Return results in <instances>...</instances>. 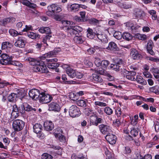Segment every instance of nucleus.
Returning <instances> with one entry per match:
<instances>
[{
  "label": "nucleus",
  "mask_w": 159,
  "mask_h": 159,
  "mask_svg": "<svg viewBox=\"0 0 159 159\" xmlns=\"http://www.w3.org/2000/svg\"><path fill=\"white\" fill-rule=\"evenodd\" d=\"M98 127L100 132L102 134H105L111 131L110 126L107 125L102 124Z\"/></svg>",
  "instance_id": "obj_9"
},
{
  "label": "nucleus",
  "mask_w": 159,
  "mask_h": 159,
  "mask_svg": "<svg viewBox=\"0 0 159 159\" xmlns=\"http://www.w3.org/2000/svg\"><path fill=\"white\" fill-rule=\"evenodd\" d=\"M19 1L23 4L32 8H35L36 6L35 4L30 2L28 0H19Z\"/></svg>",
  "instance_id": "obj_21"
},
{
  "label": "nucleus",
  "mask_w": 159,
  "mask_h": 159,
  "mask_svg": "<svg viewBox=\"0 0 159 159\" xmlns=\"http://www.w3.org/2000/svg\"><path fill=\"white\" fill-rule=\"evenodd\" d=\"M117 4L119 7L125 9L130 8L131 7L130 5L126 4V2L123 3L120 2H118Z\"/></svg>",
  "instance_id": "obj_46"
},
{
  "label": "nucleus",
  "mask_w": 159,
  "mask_h": 159,
  "mask_svg": "<svg viewBox=\"0 0 159 159\" xmlns=\"http://www.w3.org/2000/svg\"><path fill=\"white\" fill-rule=\"evenodd\" d=\"M74 29V27L70 26L68 27L67 29V32L69 36H73L77 34V31Z\"/></svg>",
  "instance_id": "obj_24"
},
{
  "label": "nucleus",
  "mask_w": 159,
  "mask_h": 159,
  "mask_svg": "<svg viewBox=\"0 0 159 159\" xmlns=\"http://www.w3.org/2000/svg\"><path fill=\"white\" fill-rule=\"evenodd\" d=\"M26 60L29 61L30 64L31 65L34 66H35L38 65L40 61V60H37L31 57L28 58L26 59Z\"/></svg>",
  "instance_id": "obj_33"
},
{
  "label": "nucleus",
  "mask_w": 159,
  "mask_h": 159,
  "mask_svg": "<svg viewBox=\"0 0 159 159\" xmlns=\"http://www.w3.org/2000/svg\"><path fill=\"white\" fill-rule=\"evenodd\" d=\"M102 61L101 60L98 58H96V60L95 61V63L96 66L99 67L101 66Z\"/></svg>",
  "instance_id": "obj_63"
},
{
  "label": "nucleus",
  "mask_w": 159,
  "mask_h": 159,
  "mask_svg": "<svg viewBox=\"0 0 159 159\" xmlns=\"http://www.w3.org/2000/svg\"><path fill=\"white\" fill-rule=\"evenodd\" d=\"M149 13L151 16V17L153 20H156L157 19V16L156 13V12L155 11L153 10H151L149 11Z\"/></svg>",
  "instance_id": "obj_49"
},
{
  "label": "nucleus",
  "mask_w": 159,
  "mask_h": 159,
  "mask_svg": "<svg viewBox=\"0 0 159 159\" xmlns=\"http://www.w3.org/2000/svg\"><path fill=\"white\" fill-rule=\"evenodd\" d=\"M84 38L80 35H76L74 38V40L75 42L78 44L82 43L84 42Z\"/></svg>",
  "instance_id": "obj_35"
},
{
  "label": "nucleus",
  "mask_w": 159,
  "mask_h": 159,
  "mask_svg": "<svg viewBox=\"0 0 159 159\" xmlns=\"http://www.w3.org/2000/svg\"><path fill=\"white\" fill-rule=\"evenodd\" d=\"M94 103L96 106H98L101 107H105L107 106L106 103L99 101H95Z\"/></svg>",
  "instance_id": "obj_55"
},
{
  "label": "nucleus",
  "mask_w": 159,
  "mask_h": 159,
  "mask_svg": "<svg viewBox=\"0 0 159 159\" xmlns=\"http://www.w3.org/2000/svg\"><path fill=\"white\" fill-rule=\"evenodd\" d=\"M25 126L24 122L20 119H16L14 120L12 124V128L15 132L21 130Z\"/></svg>",
  "instance_id": "obj_5"
},
{
  "label": "nucleus",
  "mask_w": 159,
  "mask_h": 159,
  "mask_svg": "<svg viewBox=\"0 0 159 159\" xmlns=\"http://www.w3.org/2000/svg\"><path fill=\"white\" fill-rule=\"evenodd\" d=\"M130 56L134 59H138L141 57V55L135 49H133L131 52Z\"/></svg>",
  "instance_id": "obj_23"
},
{
  "label": "nucleus",
  "mask_w": 159,
  "mask_h": 159,
  "mask_svg": "<svg viewBox=\"0 0 159 159\" xmlns=\"http://www.w3.org/2000/svg\"><path fill=\"white\" fill-rule=\"evenodd\" d=\"M98 73L101 75L106 76L107 77V79L110 81H112L114 80V78L111 76L109 73L104 69H100L98 70Z\"/></svg>",
  "instance_id": "obj_15"
},
{
  "label": "nucleus",
  "mask_w": 159,
  "mask_h": 159,
  "mask_svg": "<svg viewBox=\"0 0 159 159\" xmlns=\"http://www.w3.org/2000/svg\"><path fill=\"white\" fill-rule=\"evenodd\" d=\"M15 21V18L10 17L4 19L3 20V24L6 25L9 23H13Z\"/></svg>",
  "instance_id": "obj_39"
},
{
  "label": "nucleus",
  "mask_w": 159,
  "mask_h": 159,
  "mask_svg": "<svg viewBox=\"0 0 159 159\" xmlns=\"http://www.w3.org/2000/svg\"><path fill=\"white\" fill-rule=\"evenodd\" d=\"M97 116L95 115H92L90 116V125H93L97 126L98 125V123L97 122Z\"/></svg>",
  "instance_id": "obj_36"
},
{
  "label": "nucleus",
  "mask_w": 159,
  "mask_h": 159,
  "mask_svg": "<svg viewBox=\"0 0 159 159\" xmlns=\"http://www.w3.org/2000/svg\"><path fill=\"white\" fill-rule=\"evenodd\" d=\"M49 8V10L51 11L54 13L60 12L62 10L59 5L54 4L51 5Z\"/></svg>",
  "instance_id": "obj_18"
},
{
  "label": "nucleus",
  "mask_w": 159,
  "mask_h": 159,
  "mask_svg": "<svg viewBox=\"0 0 159 159\" xmlns=\"http://www.w3.org/2000/svg\"><path fill=\"white\" fill-rule=\"evenodd\" d=\"M109 64V62L107 60H102L101 62V66L103 68H106Z\"/></svg>",
  "instance_id": "obj_53"
},
{
  "label": "nucleus",
  "mask_w": 159,
  "mask_h": 159,
  "mask_svg": "<svg viewBox=\"0 0 159 159\" xmlns=\"http://www.w3.org/2000/svg\"><path fill=\"white\" fill-rule=\"evenodd\" d=\"M49 109L51 111L58 112L60 111V107L59 105L57 103L52 102L49 105Z\"/></svg>",
  "instance_id": "obj_14"
},
{
  "label": "nucleus",
  "mask_w": 159,
  "mask_h": 159,
  "mask_svg": "<svg viewBox=\"0 0 159 159\" xmlns=\"http://www.w3.org/2000/svg\"><path fill=\"white\" fill-rule=\"evenodd\" d=\"M42 125L40 124L36 123L33 126V129L34 132L36 134L39 133L41 130Z\"/></svg>",
  "instance_id": "obj_37"
},
{
  "label": "nucleus",
  "mask_w": 159,
  "mask_h": 159,
  "mask_svg": "<svg viewBox=\"0 0 159 159\" xmlns=\"http://www.w3.org/2000/svg\"><path fill=\"white\" fill-rule=\"evenodd\" d=\"M104 112L107 115H110L113 113L112 110L109 107H106L104 109Z\"/></svg>",
  "instance_id": "obj_48"
},
{
  "label": "nucleus",
  "mask_w": 159,
  "mask_h": 159,
  "mask_svg": "<svg viewBox=\"0 0 159 159\" xmlns=\"http://www.w3.org/2000/svg\"><path fill=\"white\" fill-rule=\"evenodd\" d=\"M52 156L47 153L43 154L42 156V159H52Z\"/></svg>",
  "instance_id": "obj_59"
},
{
  "label": "nucleus",
  "mask_w": 159,
  "mask_h": 159,
  "mask_svg": "<svg viewBox=\"0 0 159 159\" xmlns=\"http://www.w3.org/2000/svg\"><path fill=\"white\" fill-rule=\"evenodd\" d=\"M55 62H49L48 61H46L45 64H47L48 67L50 69H55L57 67H58L59 65L56 63Z\"/></svg>",
  "instance_id": "obj_29"
},
{
  "label": "nucleus",
  "mask_w": 159,
  "mask_h": 159,
  "mask_svg": "<svg viewBox=\"0 0 159 159\" xmlns=\"http://www.w3.org/2000/svg\"><path fill=\"white\" fill-rule=\"evenodd\" d=\"M52 99L51 95L42 92L40 93L39 99L40 103L46 104L51 102Z\"/></svg>",
  "instance_id": "obj_4"
},
{
  "label": "nucleus",
  "mask_w": 159,
  "mask_h": 159,
  "mask_svg": "<svg viewBox=\"0 0 159 159\" xmlns=\"http://www.w3.org/2000/svg\"><path fill=\"white\" fill-rule=\"evenodd\" d=\"M61 51V49L60 48H55L53 50L50 51L41 57V59L45 61H48L49 62H57L58 61L56 58L51 59H46V58L53 57L55 56L57 53Z\"/></svg>",
  "instance_id": "obj_2"
},
{
  "label": "nucleus",
  "mask_w": 159,
  "mask_h": 159,
  "mask_svg": "<svg viewBox=\"0 0 159 159\" xmlns=\"http://www.w3.org/2000/svg\"><path fill=\"white\" fill-rule=\"evenodd\" d=\"M23 107L25 111H35L36 109L35 108H33L32 107L30 106L27 103H24L23 104Z\"/></svg>",
  "instance_id": "obj_38"
},
{
  "label": "nucleus",
  "mask_w": 159,
  "mask_h": 159,
  "mask_svg": "<svg viewBox=\"0 0 159 159\" xmlns=\"http://www.w3.org/2000/svg\"><path fill=\"white\" fill-rule=\"evenodd\" d=\"M83 76V74L82 73L77 71H76V73L75 75V78L80 79L82 78Z\"/></svg>",
  "instance_id": "obj_61"
},
{
  "label": "nucleus",
  "mask_w": 159,
  "mask_h": 159,
  "mask_svg": "<svg viewBox=\"0 0 159 159\" xmlns=\"http://www.w3.org/2000/svg\"><path fill=\"white\" fill-rule=\"evenodd\" d=\"M1 56L2 59L0 60V62L3 65L9 64L10 61L12 60V57H10L6 54H2Z\"/></svg>",
  "instance_id": "obj_8"
},
{
  "label": "nucleus",
  "mask_w": 159,
  "mask_h": 159,
  "mask_svg": "<svg viewBox=\"0 0 159 159\" xmlns=\"http://www.w3.org/2000/svg\"><path fill=\"white\" fill-rule=\"evenodd\" d=\"M131 120V124L134 126L137 125L139 117L138 115H134L133 117L131 118H130Z\"/></svg>",
  "instance_id": "obj_40"
},
{
  "label": "nucleus",
  "mask_w": 159,
  "mask_h": 159,
  "mask_svg": "<svg viewBox=\"0 0 159 159\" xmlns=\"http://www.w3.org/2000/svg\"><path fill=\"white\" fill-rule=\"evenodd\" d=\"M51 147L53 148V149L58 150L59 151L57 153L58 155H61V154L62 149L60 147L58 146L52 145L51 146Z\"/></svg>",
  "instance_id": "obj_58"
},
{
  "label": "nucleus",
  "mask_w": 159,
  "mask_h": 159,
  "mask_svg": "<svg viewBox=\"0 0 159 159\" xmlns=\"http://www.w3.org/2000/svg\"><path fill=\"white\" fill-rule=\"evenodd\" d=\"M137 129L135 128H133L130 132L131 135L133 136L134 137H136L138 134V132Z\"/></svg>",
  "instance_id": "obj_57"
},
{
  "label": "nucleus",
  "mask_w": 159,
  "mask_h": 159,
  "mask_svg": "<svg viewBox=\"0 0 159 159\" xmlns=\"http://www.w3.org/2000/svg\"><path fill=\"white\" fill-rule=\"evenodd\" d=\"M143 12L142 10L136 9L135 10L134 13V17L136 18H141L143 17Z\"/></svg>",
  "instance_id": "obj_28"
},
{
  "label": "nucleus",
  "mask_w": 159,
  "mask_h": 159,
  "mask_svg": "<svg viewBox=\"0 0 159 159\" xmlns=\"http://www.w3.org/2000/svg\"><path fill=\"white\" fill-rule=\"evenodd\" d=\"M122 38L124 39L129 41L132 38V35L128 32H125L122 34Z\"/></svg>",
  "instance_id": "obj_41"
},
{
  "label": "nucleus",
  "mask_w": 159,
  "mask_h": 159,
  "mask_svg": "<svg viewBox=\"0 0 159 159\" xmlns=\"http://www.w3.org/2000/svg\"><path fill=\"white\" fill-rule=\"evenodd\" d=\"M153 44L151 40L149 41L147 44V51L148 52L152 55H154L155 53L152 50Z\"/></svg>",
  "instance_id": "obj_19"
},
{
  "label": "nucleus",
  "mask_w": 159,
  "mask_h": 159,
  "mask_svg": "<svg viewBox=\"0 0 159 159\" xmlns=\"http://www.w3.org/2000/svg\"><path fill=\"white\" fill-rule=\"evenodd\" d=\"M40 93L39 90L33 89L29 91V96L32 99H36L39 98Z\"/></svg>",
  "instance_id": "obj_11"
},
{
  "label": "nucleus",
  "mask_w": 159,
  "mask_h": 159,
  "mask_svg": "<svg viewBox=\"0 0 159 159\" xmlns=\"http://www.w3.org/2000/svg\"><path fill=\"white\" fill-rule=\"evenodd\" d=\"M89 21L91 24L97 25L99 23L100 20L94 18H92L89 19Z\"/></svg>",
  "instance_id": "obj_51"
},
{
  "label": "nucleus",
  "mask_w": 159,
  "mask_h": 159,
  "mask_svg": "<svg viewBox=\"0 0 159 159\" xmlns=\"http://www.w3.org/2000/svg\"><path fill=\"white\" fill-rule=\"evenodd\" d=\"M142 100L146 102H153L154 101V99L152 98H145L143 97Z\"/></svg>",
  "instance_id": "obj_62"
},
{
  "label": "nucleus",
  "mask_w": 159,
  "mask_h": 159,
  "mask_svg": "<svg viewBox=\"0 0 159 159\" xmlns=\"http://www.w3.org/2000/svg\"><path fill=\"white\" fill-rule=\"evenodd\" d=\"M135 36L136 38L142 40H146L147 38L146 35L139 33L136 34Z\"/></svg>",
  "instance_id": "obj_47"
},
{
  "label": "nucleus",
  "mask_w": 159,
  "mask_h": 159,
  "mask_svg": "<svg viewBox=\"0 0 159 159\" xmlns=\"http://www.w3.org/2000/svg\"><path fill=\"white\" fill-rule=\"evenodd\" d=\"M44 129L46 131L52 130L54 127V124L52 121H47L44 123Z\"/></svg>",
  "instance_id": "obj_17"
},
{
  "label": "nucleus",
  "mask_w": 159,
  "mask_h": 159,
  "mask_svg": "<svg viewBox=\"0 0 159 159\" xmlns=\"http://www.w3.org/2000/svg\"><path fill=\"white\" fill-rule=\"evenodd\" d=\"M26 41L25 39L20 36L18 38L17 40L14 43L15 46L19 48H23L25 47Z\"/></svg>",
  "instance_id": "obj_10"
},
{
  "label": "nucleus",
  "mask_w": 159,
  "mask_h": 159,
  "mask_svg": "<svg viewBox=\"0 0 159 159\" xmlns=\"http://www.w3.org/2000/svg\"><path fill=\"white\" fill-rule=\"evenodd\" d=\"M105 138L111 144H115L116 142V137L112 134H109L107 135L105 137Z\"/></svg>",
  "instance_id": "obj_12"
},
{
  "label": "nucleus",
  "mask_w": 159,
  "mask_h": 159,
  "mask_svg": "<svg viewBox=\"0 0 159 159\" xmlns=\"http://www.w3.org/2000/svg\"><path fill=\"white\" fill-rule=\"evenodd\" d=\"M152 72L153 73L154 76L155 75H158L159 74V69L157 68H153L152 70Z\"/></svg>",
  "instance_id": "obj_64"
},
{
  "label": "nucleus",
  "mask_w": 159,
  "mask_h": 159,
  "mask_svg": "<svg viewBox=\"0 0 159 159\" xmlns=\"http://www.w3.org/2000/svg\"><path fill=\"white\" fill-rule=\"evenodd\" d=\"M54 135L56 138H58L59 141L62 143V144L66 143V139L65 137L61 134L59 133L57 134L56 133H54Z\"/></svg>",
  "instance_id": "obj_25"
},
{
  "label": "nucleus",
  "mask_w": 159,
  "mask_h": 159,
  "mask_svg": "<svg viewBox=\"0 0 159 159\" xmlns=\"http://www.w3.org/2000/svg\"><path fill=\"white\" fill-rule=\"evenodd\" d=\"M9 64L12 65L20 67L22 66V65L19 61H12V60L10 61V62Z\"/></svg>",
  "instance_id": "obj_50"
},
{
  "label": "nucleus",
  "mask_w": 159,
  "mask_h": 159,
  "mask_svg": "<svg viewBox=\"0 0 159 159\" xmlns=\"http://www.w3.org/2000/svg\"><path fill=\"white\" fill-rule=\"evenodd\" d=\"M87 32L88 33L87 36L90 39H93L95 36L102 42H106L107 41L106 37L103 35L101 31L98 29L95 30V32H93L92 29L89 28L87 29Z\"/></svg>",
  "instance_id": "obj_1"
},
{
  "label": "nucleus",
  "mask_w": 159,
  "mask_h": 159,
  "mask_svg": "<svg viewBox=\"0 0 159 159\" xmlns=\"http://www.w3.org/2000/svg\"><path fill=\"white\" fill-rule=\"evenodd\" d=\"M39 31L41 33H45L46 34H50L51 33L50 29L48 27H42L39 29Z\"/></svg>",
  "instance_id": "obj_31"
},
{
  "label": "nucleus",
  "mask_w": 159,
  "mask_h": 159,
  "mask_svg": "<svg viewBox=\"0 0 159 159\" xmlns=\"http://www.w3.org/2000/svg\"><path fill=\"white\" fill-rule=\"evenodd\" d=\"M66 67V72L69 76L72 78H75L76 70L69 67Z\"/></svg>",
  "instance_id": "obj_26"
},
{
  "label": "nucleus",
  "mask_w": 159,
  "mask_h": 159,
  "mask_svg": "<svg viewBox=\"0 0 159 159\" xmlns=\"http://www.w3.org/2000/svg\"><path fill=\"white\" fill-rule=\"evenodd\" d=\"M23 111L22 107H21L18 108L16 105H14L13 106L12 112L11 114V118L15 119L17 118L19 116V113H23Z\"/></svg>",
  "instance_id": "obj_6"
},
{
  "label": "nucleus",
  "mask_w": 159,
  "mask_h": 159,
  "mask_svg": "<svg viewBox=\"0 0 159 159\" xmlns=\"http://www.w3.org/2000/svg\"><path fill=\"white\" fill-rule=\"evenodd\" d=\"M12 46L11 43L7 41L2 43L1 47L2 50H5L7 52H9L11 51Z\"/></svg>",
  "instance_id": "obj_13"
},
{
  "label": "nucleus",
  "mask_w": 159,
  "mask_h": 159,
  "mask_svg": "<svg viewBox=\"0 0 159 159\" xmlns=\"http://www.w3.org/2000/svg\"><path fill=\"white\" fill-rule=\"evenodd\" d=\"M92 78L93 80L96 82L101 83L102 82L103 80L102 78L98 75L93 74L92 75Z\"/></svg>",
  "instance_id": "obj_32"
},
{
  "label": "nucleus",
  "mask_w": 159,
  "mask_h": 159,
  "mask_svg": "<svg viewBox=\"0 0 159 159\" xmlns=\"http://www.w3.org/2000/svg\"><path fill=\"white\" fill-rule=\"evenodd\" d=\"M136 75V72L133 71H128L126 75L127 79L130 80L134 81L135 76Z\"/></svg>",
  "instance_id": "obj_20"
},
{
  "label": "nucleus",
  "mask_w": 159,
  "mask_h": 159,
  "mask_svg": "<svg viewBox=\"0 0 159 159\" xmlns=\"http://www.w3.org/2000/svg\"><path fill=\"white\" fill-rule=\"evenodd\" d=\"M85 66L87 67H90L92 66L93 64L88 59L86 58L84 61L83 62Z\"/></svg>",
  "instance_id": "obj_52"
},
{
  "label": "nucleus",
  "mask_w": 159,
  "mask_h": 159,
  "mask_svg": "<svg viewBox=\"0 0 159 159\" xmlns=\"http://www.w3.org/2000/svg\"><path fill=\"white\" fill-rule=\"evenodd\" d=\"M104 149L105 151V153L106 156V158H108L113 156V154L111 153V152L108 150L107 148H104Z\"/></svg>",
  "instance_id": "obj_60"
},
{
  "label": "nucleus",
  "mask_w": 159,
  "mask_h": 159,
  "mask_svg": "<svg viewBox=\"0 0 159 159\" xmlns=\"http://www.w3.org/2000/svg\"><path fill=\"white\" fill-rule=\"evenodd\" d=\"M87 102V100L86 99L85 100H80L77 102V104L79 106L85 107L86 106Z\"/></svg>",
  "instance_id": "obj_43"
},
{
  "label": "nucleus",
  "mask_w": 159,
  "mask_h": 159,
  "mask_svg": "<svg viewBox=\"0 0 159 159\" xmlns=\"http://www.w3.org/2000/svg\"><path fill=\"white\" fill-rule=\"evenodd\" d=\"M126 27L128 28V29L129 30H136L138 28V26H136L134 24L130 22H126Z\"/></svg>",
  "instance_id": "obj_34"
},
{
  "label": "nucleus",
  "mask_w": 159,
  "mask_h": 159,
  "mask_svg": "<svg viewBox=\"0 0 159 159\" xmlns=\"http://www.w3.org/2000/svg\"><path fill=\"white\" fill-rule=\"evenodd\" d=\"M113 35L114 37L117 39H120L122 37V35L120 32H116Z\"/></svg>",
  "instance_id": "obj_54"
},
{
  "label": "nucleus",
  "mask_w": 159,
  "mask_h": 159,
  "mask_svg": "<svg viewBox=\"0 0 159 159\" xmlns=\"http://www.w3.org/2000/svg\"><path fill=\"white\" fill-rule=\"evenodd\" d=\"M27 35L28 37L33 39H34L37 37L40 38V35L37 34L36 33L33 32H29L28 33Z\"/></svg>",
  "instance_id": "obj_44"
},
{
  "label": "nucleus",
  "mask_w": 159,
  "mask_h": 159,
  "mask_svg": "<svg viewBox=\"0 0 159 159\" xmlns=\"http://www.w3.org/2000/svg\"><path fill=\"white\" fill-rule=\"evenodd\" d=\"M114 125L117 126H119L121 124V119L120 117H118V118L113 121Z\"/></svg>",
  "instance_id": "obj_45"
},
{
  "label": "nucleus",
  "mask_w": 159,
  "mask_h": 159,
  "mask_svg": "<svg viewBox=\"0 0 159 159\" xmlns=\"http://www.w3.org/2000/svg\"><path fill=\"white\" fill-rule=\"evenodd\" d=\"M136 81L138 83L142 85H145L147 84L146 81L140 75L136 76V78H135L134 81Z\"/></svg>",
  "instance_id": "obj_27"
},
{
  "label": "nucleus",
  "mask_w": 159,
  "mask_h": 159,
  "mask_svg": "<svg viewBox=\"0 0 159 159\" xmlns=\"http://www.w3.org/2000/svg\"><path fill=\"white\" fill-rule=\"evenodd\" d=\"M110 67L116 71H118L119 70V69L121 67V66H120L118 65L115 63V64H111V65Z\"/></svg>",
  "instance_id": "obj_56"
},
{
  "label": "nucleus",
  "mask_w": 159,
  "mask_h": 159,
  "mask_svg": "<svg viewBox=\"0 0 159 159\" xmlns=\"http://www.w3.org/2000/svg\"><path fill=\"white\" fill-rule=\"evenodd\" d=\"M106 48L108 50L113 51H117L119 49L116 44L113 42L109 43L108 46Z\"/></svg>",
  "instance_id": "obj_22"
},
{
  "label": "nucleus",
  "mask_w": 159,
  "mask_h": 159,
  "mask_svg": "<svg viewBox=\"0 0 159 159\" xmlns=\"http://www.w3.org/2000/svg\"><path fill=\"white\" fill-rule=\"evenodd\" d=\"M18 98L17 95L14 93H11L8 96L7 99L9 102L16 101Z\"/></svg>",
  "instance_id": "obj_30"
},
{
  "label": "nucleus",
  "mask_w": 159,
  "mask_h": 159,
  "mask_svg": "<svg viewBox=\"0 0 159 159\" xmlns=\"http://www.w3.org/2000/svg\"><path fill=\"white\" fill-rule=\"evenodd\" d=\"M9 33L10 35L13 37H16L19 34L21 35L20 33H19L17 31L12 29L9 30Z\"/></svg>",
  "instance_id": "obj_42"
},
{
  "label": "nucleus",
  "mask_w": 159,
  "mask_h": 159,
  "mask_svg": "<svg viewBox=\"0 0 159 159\" xmlns=\"http://www.w3.org/2000/svg\"><path fill=\"white\" fill-rule=\"evenodd\" d=\"M45 62V61L42 60L40 58L39 63L35 66L34 67V71L41 73H47L48 72V70L46 66Z\"/></svg>",
  "instance_id": "obj_3"
},
{
  "label": "nucleus",
  "mask_w": 159,
  "mask_h": 159,
  "mask_svg": "<svg viewBox=\"0 0 159 159\" xmlns=\"http://www.w3.org/2000/svg\"><path fill=\"white\" fill-rule=\"evenodd\" d=\"M79 4L75 3L71 5H68L67 8L68 11L74 12L79 10Z\"/></svg>",
  "instance_id": "obj_16"
},
{
  "label": "nucleus",
  "mask_w": 159,
  "mask_h": 159,
  "mask_svg": "<svg viewBox=\"0 0 159 159\" xmlns=\"http://www.w3.org/2000/svg\"><path fill=\"white\" fill-rule=\"evenodd\" d=\"M69 115L72 117H78L81 114L80 109L75 105H72L69 109Z\"/></svg>",
  "instance_id": "obj_7"
}]
</instances>
